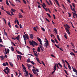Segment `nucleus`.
I'll return each instance as SVG.
<instances>
[{
	"instance_id": "f257e3e1",
	"label": "nucleus",
	"mask_w": 77,
	"mask_h": 77,
	"mask_svg": "<svg viewBox=\"0 0 77 77\" xmlns=\"http://www.w3.org/2000/svg\"><path fill=\"white\" fill-rule=\"evenodd\" d=\"M43 5H41L42 6L43 8H44V9L46 11H48L49 12L51 13V11H50V9H49L47 8H45L46 7V5H45V3H43Z\"/></svg>"
},
{
	"instance_id": "f03ea898",
	"label": "nucleus",
	"mask_w": 77,
	"mask_h": 77,
	"mask_svg": "<svg viewBox=\"0 0 77 77\" xmlns=\"http://www.w3.org/2000/svg\"><path fill=\"white\" fill-rule=\"evenodd\" d=\"M6 69H4L3 70V71L5 72V73L6 74H8L9 72L10 71V69L8 67H6Z\"/></svg>"
},
{
	"instance_id": "7ed1b4c3",
	"label": "nucleus",
	"mask_w": 77,
	"mask_h": 77,
	"mask_svg": "<svg viewBox=\"0 0 77 77\" xmlns=\"http://www.w3.org/2000/svg\"><path fill=\"white\" fill-rule=\"evenodd\" d=\"M45 42H46L45 44L44 45V46L46 48H48V46L49 45V44L48 43V41H45Z\"/></svg>"
},
{
	"instance_id": "20e7f679",
	"label": "nucleus",
	"mask_w": 77,
	"mask_h": 77,
	"mask_svg": "<svg viewBox=\"0 0 77 77\" xmlns=\"http://www.w3.org/2000/svg\"><path fill=\"white\" fill-rule=\"evenodd\" d=\"M65 30H66V31L67 34H68L69 35H71V33L69 32V29H68L67 28H65Z\"/></svg>"
},
{
	"instance_id": "39448f33",
	"label": "nucleus",
	"mask_w": 77,
	"mask_h": 77,
	"mask_svg": "<svg viewBox=\"0 0 77 77\" xmlns=\"http://www.w3.org/2000/svg\"><path fill=\"white\" fill-rule=\"evenodd\" d=\"M32 42L33 44L35 45V46H37L38 45L37 43L35 42V41L32 40Z\"/></svg>"
},
{
	"instance_id": "423d86ee",
	"label": "nucleus",
	"mask_w": 77,
	"mask_h": 77,
	"mask_svg": "<svg viewBox=\"0 0 77 77\" xmlns=\"http://www.w3.org/2000/svg\"><path fill=\"white\" fill-rule=\"evenodd\" d=\"M57 69H56V65H55L54 66V69L53 70H54V71H53V72H55V70H56Z\"/></svg>"
},
{
	"instance_id": "0eeeda50",
	"label": "nucleus",
	"mask_w": 77,
	"mask_h": 77,
	"mask_svg": "<svg viewBox=\"0 0 77 77\" xmlns=\"http://www.w3.org/2000/svg\"><path fill=\"white\" fill-rule=\"evenodd\" d=\"M23 37L24 39V42H25V44L26 45V40L27 38L25 37V35H23Z\"/></svg>"
},
{
	"instance_id": "6e6552de",
	"label": "nucleus",
	"mask_w": 77,
	"mask_h": 77,
	"mask_svg": "<svg viewBox=\"0 0 77 77\" xmlns=\"http://www.w3.org/2000/svg\"><path fill=\"white\" fill-rule=\"evenodd\" d=\"M40 47L41 48V50L42 51V52H43V50L44 49V48L41 45H39Z\"/></svg>"
},
{
	"instance_id": "1a4fd4ad",
	"label": "nucleus",
	"mask_w": 77,
	"mask_h": 77,
	"mask_svg": "<svg viewBox=\"0 0 77 77\" xmlns=\"http://www.w3.org/2000/svg\"><path fill=\"white\" fill-rule=\"evenodd\" d=\"M32 72H33L34 74H36V73H37V72H36V70H35V69H33L32 70Z\"/></svg>"
},
{
	"instance_id": "9d476101",
	"label": "nucleus",
	"mask_w": 77,
	"mask_h": 77,
	"mask_svg": "<svg viewBox=\"0 0 77 77\" xmlns=\"http://www.w3.org/2000/svg\"><path fill=\"white\" fill-rule=\"evenodd\" d=\"M25 37L27 39H29V35L27 34V33H26V34H25Z\"/></svg>"
},
{
	"instance_id": "9b49d317",
	"label": "nucleus",
	"mask_w": 77,
	"mask_h": 77,
	"mask_svg": "<svg viewBox=\"0 0 77 77\" xmlns=\"http://www.w3.org/2000/svg\"><path fill=\"white\" fill-rule=\"evenodd\" d=\"M11 51H14V48L13 47V46H11Z\"/></svg>"
},
{
	"instance_id": "f8f14e48",
	"label": "nucleus",
	"mask_w": 77,
	"mask_h": 77,
	"mask_svg": "<svg viewBox=\"0 0 77 77\" xmlns=\"http://www.w3.org/2000/svg\"><path fill=\"white\" fill-rule=\"evenodd\" d=\"M7 13V14L11 16V15L10 14V12L8 11H5Z\"/></svg>"
},
{
	"instance_id": "ddd939ff",
	"label": "nucleus",
	"mask_w": 77,
	"mask_h": 77,
	"mask_svg": "<svg viewBox=\"0 0 77 77\" xmlns=\"http://www.w3.org/2000/svg\"><path fill=\"white\" fill-rule=\"evenodd\" d=\"M70 54L72 56H75V54L73 52H70Z\"/></svg>"
},
{
	"instance_id": "4468645a",
	"label": "nucleus",
	"mask_w": 77,
	"mask_h": 77,
	"mask_svg": "<svg viewBox=\"0 0 77 77\" xmlns=\"http://www.w3.org/2000/svg\"><path fill=\"white\" fill-rule=\"evenodd\" d=\"M71 9V10H72V11L74 12V13H76V12L75 11V8H70Z\"/></svg>"
},
{
	"instance_id": "2eb2a0df",
	"label": "nucleus",
	"mask_w": 77,
	"mask_h": 77,
	"mask_svg": "<svg viewBox=\"0 0 77 77\" xmlns=\"http://www.w3.org/2000/svg\"><path fill=\"white\" fill-rule=\"evenodd\" d=\"M34 55L36 57H38V54H36L35 51H34Z\"/></svg>"
},
{
	"instance_id": "dca6fc26",
	"label": "nucleus",
	"mask_w": 77,
	"mask_h": 77,
	"mask_svg": "<svg viewBox=\"0 0 77 77\" xmlns=\"http://www.w3.org/2000/svg\"><path fill=\"white\" fill-rule=\"evenodd\" d=\"M72 14H73V16H75L76 17H77V14H75L74 12H72Z\"/></svg>"
},
{
	"instance_id": "f3484780",
	"label": "nucleus",
	"mask_w": 77,
	"mask_h": 77,
	"mask_svg": "<svg viewBox=\"0 0 77 77\" xmlns=\"http://www.w3.org/2000/svg\"><path fill=\"white\" fill-rule=\"evenodd\" d=\"M27 67H28V69H29L30 67H31L32 66V65H27Z\"/></svg>"
},
{
	"instance_id": "a211bd4d",
	"label": "nucleus",
	"mask_w": 77,
	"mask_h": 77,
	"mask_svg": "<svg viewBox=\"0 0 77 77\" xmlns=\"http://www.w3.org/2000/svg\"><path fill=\"white\" fill-rule=\"evenodd\" d=\"M72 69L73 70V71H74V72H75L76 73H77V70L75 69V68H74L73 69Z\"/></svg>"
},
{
	"instance_id": "6ab92c4d",
	"label": "nucleus",
	"mask_w": 77,
	"mask_h": 77,
	"mask_svg": "<svg viewBox=\"0 0 77 77\" xmlns=\"http://www.w3.org/2000/svg\"><path fill=\"white\" fill-rule=\"evenodd\" d=\"M29 35H30V38L31 39H33V35L32 34H29Z\"/></svg>"
},
{
	"instance_id": "aec40b11",
	"label": "nucleus",
	"mask_w": 77,
	"mask_h": 77,
	"mask_svg": "<svg viewBox=\"0 0 77 77\" xmlns=\"http://www.w3.org/2000/svg\"><path fill=\"white\" fill-rule=\"evenodd\" d=\"M20 35H18V36L16 37V39L18 40V41H19V38H20Z\"/></svg>"
},
{
	"instance_id": "412c9836",
	"label": "nucleus",
	"mask_w": 77,
	"mask_h": 77,
	"mask_svg": "<svg viewBox=\"0 0 77 77\" xmlns=\"http://www.w3.org/2000/svg\"><path fill=\"white\" fill-rule=\"evenodd\" d=\"M37 39L38 40V41H39V42H42L41 39H40L39 38L37 37Z\"/></svg>"
},
{
	"instance_id": "4be33fe9",
	"label": "nucleus",
	"mask_w": 77,
	"mask_h": 77,
	"mask_svg": "<svg viewBox=\"0 0 77 77\" xmlns=\"http://www.w3.org/2000/svg\"><path fill=\"white\" fill-rule=\"evenodd\" d=\"M54 1H55V2L57 4L58 6H59V3L58 1L57 0H54Z\"/></svg>"
},
{
	"instance_id": "5701e85b",
	"label": "nucleus",
	"mask_w": 77,
	"mask_h": 77,
	"mask_svg": "<svg viewBox=\"0 0 77 77\" xmlns=\"http://www.w3.org/2000/svg\"><path fill=\"white\" fill-rule=\"evenodd\" d=\"M30 59L29 58H28V59H27V63H29L32 61H30Z\"/></svg>"
},
{
	"instance_id": "b1692460",
	"label": "nucleus",
	"mask_w": 77,
	"mask_h": 77,
	"mask_svg": "<svg viewBox=\"0 0 77 77\" xmlns=\"http://www.w3.org/2000/svg\"><path fill=\"white\" fill-rule=\"evenodd\" d=\"M22 17H23V16L21 14L19 15V18H22Z\"/></svg>"
},
{
	"instance_id": "393cba45",
	"label": "nucleus",
	"mask_w": 77,
	"mask_h": 77,
	"mask_svg": "<svg viewBox=\"0 0 77 77\" xmlns=\"http://www.w3.org/2000/svg\"><path fill=\"white\" fill-rule=\"evenodd\" d=\"M9 64L10 65V66H11V67H13V64L12 63L9 62Z\"/></svg>"
},
{
	"instance_id": "a878e982",
	"label": "nucleus",
	"mask_w": 77,
	"mask_h": 77,
	"mask_svg": "<svg viewBox=\"0 0 77 77\" xmlns=\"http://www.w3.org/2000/svg\"><path fill=\"white\" fill-rule=\"evenodd\" d=\"M16 51L17 53H18V54H20L21 55V54H22V53H21V52H20V51H19L18 50H16Z\"/></svg>"
},
{
	"instance_id": "bb28decb",
	"label": "nucleus",
	"mask_w": 77,
	"mask_h": 77,
	"mask_svg": "<svg viewBox=\"0 0 77 77\" xmlns=\"http://www.w3.org/2000/svg\"><path fill=\"white\" fill-rule=\"evenodd\" d=\"M54 30L55 33H56V34H57V30L56 29L54 28Z\"/></svg>"
},
{
	"instance_id": "cd10ccee",
	"label": "nucleus",
	"mask_w": 77,
	"mask_h": 77,
	"mask_svg": "<svg viewBox=\"0 0 77 77\" xmlns=\"http://www.w3.org/2000/svg\"><path fill=\"white\" fill-rule=\"evenodd\" d=\"M17 58H19L20 59L21 58H22V56H21V55H17Z\"/></svg>"
},
{
	"instance_id": "c85d7f7f",
	"label": "nucleus",
	"mask_w": 77,
	"mask_h": 77,
	"mask_svg": "<svg viewBox=\"0 0 77 77\" xmlns=\"http://www.w3.org/2000/svg\"><path fill=\"white\" fill-rule=\"evenodd\" d=\"M57 39H58V40H59V41H60V39L59 38V36L58 35H57Z\"/></svg>"
},
{
	"instance_id": "c756f323",
	"label": "nucleus",
	"mask_w": 77,
	"mask_h": 77,
	"mask_svg": "<svg viewBox=\"0 0 77 77\" xmlns=\"http://www.w3.org/2000/svg\"><path fill=\"white\" fill-rule=\"evenodd\" d=\"M46 14H47V15L48 16V17H49V18H51V15H50V14H49L47 13H46Z\"/></svg>"
},
{
	"instance_id": "7c9ffc66",
	"label": "nucleus",
	"mask_w": 77,
	"mask_h": 77,
	"mask_svg": "<svg viewBox=\"0 0 77 77\" xmlns=\"http://www.w3.org/2000/svg\"><path fill=\"white\" fill-rule=\"evenodd\" d=\"M8 26H9V27H10V28H11V24H10V22H8Z\"/></svg>"
},
{
	"instance_id": "2f4dec72",
	"label": "nucleus",
	"mask_w": 77,
	"mask_h": 77,
	"mask_svg": "<svg viewBox=\"0 0 77 77\" xmlns=\"http://www.w3.org/2000/svg\"><path fill=\"white\" fill-rule=\"evenodd\" d=\"M67 65L68 66V67H69V69L70 70H71V66H70V65Z\"/></svg>"
},
{
	"instance_id": "473e14b6",
	"label": "nucleus",
	"mask_w": 77,
	"mask_h": 77,
	"mask_svg": "<svg viewBox=\"0 0 77 77\" xmlns=\"http://www.w3.org/2000/svg\"><path fill=\"white\" fill-rule=\"evenodd\" d=\"M11 11H13V12H15V9H13V8H11Z\"/></svg>"
},
{
	"instance_id": "72a5a7b5",
	"label": "nucleus",
	"mask_w": 77,
	"mask_h": 77,
	"mask_svg": "<svg viewBox=\"0 0 77 77\" xmlns=\"http://www.w3.org/2000/svg\"><path fill=\"white\" fill-rule=\"evenodd\" d=\"M58 65H59L60 66V67L62 68V66L61 64L60 63H58Z\"/></svg>"
},
{
	"instance_id": "f704fd0d",
	"label": "nucleus",
	"mask_w": 77,
	"mask_h": 77,
	"mask_svg": "<svg viewBox=\"0 0 77 77\" xmlns=\"http://www.w3.org/2000/svg\"><path fill=\"white\" fill-rule=\"evenodd\" d=\"M35 70H36V71L37 72H38L39 71V69H37V68H36L35 69Z\"/></svg>"
},
{
	"instance_id": "c9c22d12",
	"label": "nucleus",
	"mask_w": 77,
	"mask_h": 77,
	"mask_svg": "<svg viewBox=\"0 0 77 77\" xmlns=\"http://www.w3.org/2000/svg\"><path fill=\"white\" fill-rule=\"evenodd\" d=\"M64 61H65V62L66 63V64L67 65H69V63H68V62H67V61H66V60H64Z\"/></svg>"
},
{
	"instance_id": "e433bc0d",
	"label": "nucleus",
	"mask_w": 77,
	"mask_h": 77,
	"mask_svg": "<svg viewBox=\"0 0 77 77\" xmlns=\"http://www.w3.org/2000/svg\"><path fill=\"white\" fill-rule=\"evenodd\" d=\"M9 3H11V6H15V5L13 4V3H11V2H10V1H9Z\"/></svg>"
},
{
	"instance_id": "4c0bfd02",
	"label": "nucleus",
	"mask_w": 77,
	"mask_h": 77,
	"mask_svg": "<svg viewBox=\"0 0 77 77\" xmlns=\"http://www.w3.org/2000/svg\"><path fill=\"white\" fill-rule=\"evenodd\" d=\"M72 5L74 8H75V4L72 3Z\"/></svg>"
},
{
	"instance_id": "58836bf2",
	"label": "nucleus",
	"mask_w": 77,
	"mask_h": 77,
	"mask_svg": "<svg viewBox=\"0 0 77 77\" xmlns=\"http://www.w3.org/2000/svg\"><path fill=\"white\" fill-rule=\"evenodd\" d=\"M29 44L30 45H33V43H32V42L31 41H29Z\"/></svg>"
},
{
	"instance_id": "ea45409f",
	"label": "nucleus",
	"mask_w": 77,
	"mask_h": 77,
	"mask_svg": "<svg viewBox=\"0 0 77 77\" xmlns=\"http://www.w3.org/2000/svg\"><path fill=\"white\" fill-rule=\"evenodd\" d=\"M0 57L1 58V60H3L4 59V58L3 57L2 55L0 56Z\"/></svg>"
},
{
	"instance_id": "a19ab883",
	"label": "nucleus",
	"mask_w": 77,
	"mask_h": 77,
	"mask_svg": "<svg viewBox=\"0 0 77 77\" xmlns=\"http://www.w3.org/2000/svg\"><path fill=\"white\" fill-rule=\"evenodd\" d=\"M29 75L30 76V77H33V75H32V74H31L30 73H29Z\"/></svg>"
},
{
	"instance_id": "79ce46f5",
	"label": "nucleus",
	"mask_w": 77,
	"mask_h": 77,
	"mask_svg": "<svg viewBox=\"0 0 77 77\" xmlns=\"http://www.w3.org/2000/svg\"><path fill=\"white\" fill-rule=\"evenodd\" d=\"M6 5L8 6H9L10 5H9V3H8V0H6Z\"/></svg>"
},
{
	"instance_id": "37998d69",
	"label": "nucleus",
	"mask_w": 77,
	"mask_h": 77,
	"mask_svg": "<svg viewBox=\"0 0 77 77\" xmlns=\"http://www.w3.org/2000/svg\"><path fill=\"white\" fill-rule=\"evenodd\" d=\"M38 50H37V51L38 52H40V48L39 47H38Z\"/></svg>"
},
{
	"instance_id": "c03bdc74",
	"label": "nucleus",
	"mask_w": 77,
	"mask_h": 77,
	"mask_svg": "<svg viewBox=\"0 0 77 77\" xmlns=\"http://www.w3.org/2000/svg\"><path fill=\"white\" fill-rule=\"evenodd\" d=\"M66 26L67 28L68 29H70V27L69 26V25H68L66 24Z\"/></svg>"
},
{
	"instance_id": "a18cd8bd",
	"label": "nucleus",
	"mask_w": 77,
	"mask_h": 77,
	"mask_svg": "<svg viewBox=\"0 0 77 77\" xmlns=\"http://www.w3.org/2000/svg\"><path fill=\"white\" fill-rule=\"evenodd\" d=\"M45 19H46V21H48V22H50V20L48 19V18H45Z\"/></svg>"
},
{
	"instance_id": "49530a36",
	"label": "nucleus",
	"mask_w": 77,
	"mask_h": 77,
	"mask_svg": "<svg viewBox=\"0 0 77 77\" xmlns=\"http://www.w3.org/2000/svg\"><path fill=\"white\" fill-rule=\"evenodd\" d=\"M35 59H36L37 60L38 62L39 61V58H38L36 57V58H35Z\"/></svg>"
},
{
	"instance_id": "de8ad7c7",
	"label": "nucleus",
	"mask_w": 77,
	"mask_h": 77,
	"mask_svg": "<svg viewBox=\"0 0 77 77\" xmlns=\"http://www.w3.org/2000/svg\"><path fill=\"white\" fill-rule=\"evenodd\" d=\"M4 35H5L6 36H7V33L5 31V29H4Z\"/></svg>"
},
{
	"instance_id": "09e8293b",
	"label": "nucleus",
	"mask_w": 77,
	"mask_h": 77,
	"mask_svg": "<svg viewBox=\"0 0 77 77\" xmlns=\"http://www.w3.org/2000/svg\"><path fill=\"white\" fill-rule=\"evenodd\" d=\"M3 21H4V23H5L6 24V20H5V18H3Z\"/></svg>"
},
{
	"instance_id": "8fccbe9b",
	"label": "nucleus",
	"mask_w": 77,
	"mask_h": 77,
	"mask_svg": "<svg viewBox=\"0 0 77 77\" xmlns=\"http://www.w3.org/2000/svg\"><path fill=\"white\" fill-rule=\"evenodd\" d=\"M68 14H69V17H71V13H68Z\"/></svg>"
},
{
	"instance_id": "3c124183",
	"label": "nucleus",
	"mask_w": 77,
	"mask_h": 77,
	"mask_svg": "<svg viewBox=\"0 0 77 77\" xmlns=\"http://www.w3.org/2000/svg\"><path fill=\"white\" fill-rule=\"evenodd\" d=\"M30 63H31L32 64V65H35V63H34V62H33V61H32V62H29Z\"/></svg>"
},
{
	"instance_id": "603ef678",
	"label": "nucleus",
	"mask_w": 77,
	"mask_h": 77,
	"mask_svg": "<svg viewBox=\"0 0 77 77\" xmlns=\"http://www.w3.org/2000/svg\"><path fill=\"white\" fill-rule=\"evenodd\" d=\"M4 49L5 50V54H8V52L6 51V48H5Z\"/></svg>"
},
{
	"instance_id": "864d4df0",
	"label": "nucleus",
	"mask_w": 77,
	"mask_h": 77,
	"mask_svg": "<svg viewBox=\"0 0 77 77\" xmlns=\"http://www.w3.org/2000/svg\"><path fill=\"white\" fill-rule=\"evenodd\" d=\"M34 30L36 32L37 31V30L36 29V27H34Z\"/></svg>"
},
{
	"instance_id": "5fc2aeb1",
	"label": "nucleus",
	"mask_w": 77,
	"mask_h": 77,
	"mask_svg": "<svg viewBox=\"0 0 77 77\" xmlns=\"http://www.w3.org/2000/svg\"><path fill=\"white\" fill-rule=\"evenodd\" d=\"M55 65H56L57 68H58L59 69L58 64L57 63H56V64H55Z\"/></svg>"
},
{
	"instance_id": "6e6d98bb",
	"label": "nucleus",
	"mask_w": 77,
	"mask_h": 77,
	"mask_svg": "<svg viewBox=\"0 0 77 77\" xmlns=\"http://www.w3.org/2000/svg\"><path fill=\"white\" fill-rule=\"evenodd\" d=\"M51 42H53V43H55V41H54V40H53V39H51Z\"/></svg>"
},
{
	"instance_id": "4d7b16f0",
	"label": "nucleus",
	"mask_w": 77,
	"mask_h": 77,
	"mask_svg": "<svg viewBox=\"0 0 77 77\" xmlns=\"http://www.w3.org/2000/svg\"><path fill=\"white\" fill-rule=\"evenodd\" d=\"M2 65H3V66H5L7 65L6 64V63H3Z\"/></svg>"
},
{
	"instance_id": "13d9d810",
	"label": "nucleus",
	"mask_w": 77,
	"mask_h": 77,
	"mask_svg": "<svg viewBox=\"0 0 77 77\" xmlns=\"http://www.w3.org/2000/svg\"><path fill=\"white\" fill-rule=\"evenodd\" d=\"M26 75L27 76H29V72H26Z\"/></svg>"
},
{
	"instance_id": "bf43d9fd",
	"label": "nucleus",
	"mask_w": 77,
	"mask_h": 77,
	"mask_svg": "<svg viewBox=\"0 0 77 77\" xmlns=\"http://www.w3.org/2000/svg\"><path fill=\"white\" fill-rule=\"evenodd\" d=\"M64 71L65 72V73H66L67 75H68V74L67 73V71L66 70H64Z\"/></svg>"
},
{
	"instance_id": "052dcab7",
	"label": "nucleus",
	"mask_w": 77,
	"mask_h": 77,
	"mask_svg": "<svg viewBox=\"0 0 77 77\" xmlns=\"http://www.w3.org/2000/svg\"><path fill=\"white\" fill-rule=\"evenodd\" d=\"M11 43L13 44L14 46H16V45H15V44L14 43H13L12 42H11Z\"/></svg>"
},
{
	"instance_id": "680f3d73",
	"label": "nucleus",
	"mask_w": 77,
	"mask_h": 77,
	"mask_svg": "<svg viewBox=\"0 0 77 77\" xmlns=\"http://www.w3.org/2000/svg\"><path fill=\"white\" fill-rule=\"evenodd\" d=\"M42 63L43 65H44V66H45V64H44V62L42 61Z\"/></svg>"
},
{
	"instance_id": "e2e57ef3",
	"label": "nucleus",
	"mask_w": 77,
	"mask_h": 77,
	"mask_svg": "<svg viewBox=\"0 0 77 77\" xmlns=\"http://www.w3.org/2000/svg\"><path fill=\"white\" fill-rule=\"evenodd\" d=\"M1 39V37H0V43L2 42V40Z\"/></svg>"
},
{
	"instance_id": "0e129e2a",
	"label": "nucleus",
	"mask_w": 77,
	"mask_h": 77,
	"mask_svg": "<svg viewBox=\"0 0 77 77\" xmlns=\"http://www.w3.org/2000/svg\"><path fill=\"white\" fill-rule=\"evenodd\" d=\"M15 27L16 28H19L18 26V25H15Z\"/></svg>"
},
{
	"instance_id": "69168bd1",
	"label": "nucleus",
	"mask_w": 77,
	"mask_h": 77,
	"mask_svg": "<svg viewBox=\"0 0 77 77\" xmlns=\"http://www.w3.org/2000/svg\"><path fill=\"white\" fill-rule=\"evenodd\" d=\"M55 42H56V43H58V41H57V40L56 39H55Z\"/></svg>"
},
{
	"instance_id": "338daca9",
	"label": "nucleus",
	"mask_w": 77,
	"mask_h": 77,
	"mask_svg": "<svg viewBox=\"0 0 77 77\" xmlns=\"http://www.w3.org/2000/svg\"><path fill=\"white\" fill-rule=\"evenodd\" d=\"M11 39H13L14 40H15L16 39V38L14 37L11 38Z\"/></svg>"
},
{
	"instance_id": "774afa93",
	"label": "nucleus",
	"mask_w": 77,
	"mask_h": 77,
	"mask_svg": "<svg viewBox=\"0 0 77 77\" xmlns=\"http://www.w3.org/2000/svg\"><path fill=\"white\" fill-rule=\"evenodd\" d=\"M42 31L43 32H45V29H44L43 28H42Z\"/></svg>"
}]
</instances>
